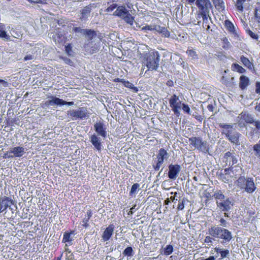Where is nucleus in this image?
Here are the masks:
<instances>
[{"label":"nucleus","mask_w":260,"mask_h":260,"mask_svg":"<svg viewBox=\"0 0 260 260\" xmlns=\"http://www.w3.org/2000/svg\"><path fill=\"white\" fill-rule=\"evenodd\" d=\"M208 234L212 237L220 240L221 244H225L232 239V232L219 225H212L208 229Z\"/></svg>","instance_id":"obj_1"},{"label":"nucleus","mask_w":260,"mask_h":260,"mask_svg":"<svg viewBox=\"0 0 260 260\" xmlns=\"http://www.w3.org/2000/svg\"><path fill=\"white\" fill-rule=\"evenodd\" d=\"M160 56L157 51H152L145 54L144 63L149 70L157 71L159 64Z\"/></svg>","instance_id":"obj_2"},{"label":"nucleus","mask_w":260,"mask_h":260,"mask_svg":"<svg viewBox=\"0 0 260 260\" xmlns=\"http://www.w3.org/2000/svg\"><path fill=\"white\" fill-rule=\"evenodd\" d=\"M189 142L194 148L204 153H209V144L201 137H193L189 138Z\"/></svg>","instance_id":"obj_3"},{"label":"nucleus","mask_w":260,"mask_h":260,"mask_svg":"<svg viewBox=\"0 0 260 260\" xmlns=\"http://www.w3.org/2000/svg\"><path fill=\"white\" fill-rule=\"evenodd\" d=\"M67 115L73 120L77 119H83L89 117L88 110L84 107H81L77 110H71L68 111Z\"/></svg>","instance_id":"obj_4"},{"label":"nucleus","mask_w":260,"mask_h":260,"mask_svg":"<svg viewBox=\"0 0 260 260\" xmlns=\"http://www.w3.org/2000/svg\"><path fill=\"white\" fill-rule=\"evenodd\" d=\"M238 157L234 151L226 152L222 158L225 167H233L238 163Z\"/></svg>","instance_id":"obj_5"},{"label":"nucleus","mask_w":260,"mask_h":260,"mask_svg":"<svg viewBox=\"0 0 260 260\" xmlns=\"http://www.w3.org/2000/svg\"><path fill=\"white\" fill-rule=\"evenodd\" d=\"M222 134H224L229 141L233 144L240 145L239 138L241 134L233 130H223Z\"/></svg>","instance_id":"obj_6"},{"label":"nucleus","mask_w":260,"mask_h":260,"mask_svg":"<svg viewBox=\"0 0 260 260\" xmlns=\"http://www.w3.org/2000/svg\"><path fill=\"white\" fill-rule=\"evenodd\" d=\"M170 106L174 114L177 116L180 115L179 110L181 107V102L179 100L178 96L173 94L169 100Z\"/></svg>","instance_id":"obj_7"},{"label":"nucleus","mask_w":260,"mask_h":260,"mask_svg":"<svg viewBox=\"0 0 260 260\" xmlns=\"http://www.w3.org/2000/svg\"><path fill=\"white\" fill-rule=\"evenodd\" d=\"M196 4L200 11V13L198 15L209 13V9L211 8V4L209 0H197Z\"/></svg>","instance_id":"obj_8"},{"label":"nucleus","mask_w":260,"mask_h":260,"mask_svg":"<svg viewBox=\"0 0 260 260\" xmlns=\"http://www.w3.org/2000/svg\"><path fill=\"white\" fill-rule=\"evenodd\" d=\"M216 204L219 209L224 212L230 211L233 206L232 200L229 198H225L221 201H217Z\"/></svg>","instance_id":"obj_9"},{"label":"nucleus","mask_w":260,"mask_h":260,"mask_svg":"<svg viewBox=\"0 0 260 260\" xmlns=\"http://www.w3.org/2000/svg\"><path fill=\"white\" fill-rule=\"evenodd\" d=\"M238 118H239L238 125L240 127L245 126L244 123L243 122V121L247 123H253L254 122V118L252 115L246 112H242Z\"/></svg>","instance_id":"obj_10"},{"label":"nucleus","mask_w":260,"mask_h":260,"mask_svg":"<svg viewBox=\"0 0 260 260\" xmlns=\"http://www.w3.org/2000/svg\"><path fill=\"white\" fill-rule=\"evenodd\" d=\"M169 178L173 180H174L178 177L179 172L181 171V167L178 165L171 164L169 166Z\"/></svg>","instance_id":"obj_11"},{"label":"nucleus","mask_w":260,"mask_h":260,"mask_svg":"<svg viewBox=\"0 0 260 260\" xmlns=\"http://www.w3.org/2000/svg\"><path fill=\"white\" fill-rule=\"evenodd\" d=\"M14 204L13 200L9 197L4 196L0 198V212H3L8 208L12 209L11 206Z\"/></svg>","instance_id":"obj_12"},{"label":"nucleus","mask_w":260,"mask_h":260,"mask_svg":"<svg viewBox=\"0 0 260 260\" xmlns=\"http://www.w3.org/2000/svg\"><path fill=\"white\" fill-rule=\"evenodd\" d=\"M91 10L92 6L91 5L84 7L80 11L79 19L82 21L88 20L91 15Z\"/></svg>","instance_id":"obj_13"},{"label":"nucleus","mask_w":260,"mask_h":260,"mask_svg":"<svg viewBox=\"0 0 260 260\" xmlns=\"http://www.w3.org/2000/svg\"><path fill=\"white\" fill-rule=\"evenodd\" d=\"M90 141L94 147L99 152H101L103 148L102 144V139L96 134L91 135L90 137Z\"/></svg>","instance_id":"obj_14"},{"label":"nucleus","mask_w":260,"mask_h":260,"mask_svg":"<svg viewBox=\"0 0 260 260\" xmlns=\"http://www.w3.org/2000/svg\"><path fill=\"white\" fill-rule=\"evenodd\" d=\"M94 128L98 136H100L104 138L106 137V127L105 126L103 122L101 121L96 122L94 124Z\"/></svg>","instance_id":"obj_15"},{"label":"nucleus","mask_w":260,"mask_h":260,"mask_svg":"<svg viewBox=\"0 0 260 260\" xmlns=\"http://www.w3.org/2000/svg\"><path fill=\"white\" fill-rule=\"evenodd\" d=\"M8 153H13V156L20 157L25 153V148L20 146L15 147L8 151Z\"/></svg>","instance_id":"obj_16"},{"label":"nucleus","mask_w":260,"mask_h":260,"mask_svg":"<svg viewBox=\"0 0 260 260\" xmlns=\"http://www.w3.org/2000/svg\"><path fill=\"white\" fill-rule=\"evenodd\" d=\"M114 226L113 224L109 225L104 231L102 235L104 241H108L114 232Z\"/></svg>","instance_id":"obj_17"},{"label":"nucleus","mask_w":260,"mask_h":260,"mask_svg":"<svg viewBox=\"0 0 260 260\" xmlns=\"http://www.w3.org/2000/svg\"><path fill=\"white\" fill-rule=\"evenodd\" d=\"M240 61L242 64L253 73L255 72L253 63L248 58L242 55L240 57Z\"/></svg>","instance_id":"obj_18"},{"label":"nucleus","mask_w":260,"mask_h":260,"mask_svg":"<svg viewBox=\"0 0 260 260\" xmlns=\"http://www.w3.org/2000/svg\"><path fill=\"white\" fill-rule=\"evenodd\" d=\"M203 18V26L206 29L208 30L210 28L209 22L211 21V18L209 14H205L202 15H198L197 19Z\"/></svg>","instance_id":"obj_19"},{"label":"nucleus","mask_w":260,"mask_h":260,"mask_svg":"<svg viewBox=\"0 0 260 260\" xmlns=\"http://www.w3.org/2000/svg\"><path fill=\"white\" fill-rule=\"evenodd\" d=\"M248 178L244 176L240 177L237 181V185L239 188L246 191V187L248 184Z\"/></svg>","instance_id":"obj_20"},{"label":"nucleus","mask_w":260,"mask_h":260,"mask_svg":"<svg viewBox=\"0 0 260 260\" xmlns=\"http://www.w3.org/2000/svg\"><path fill=\"white\" fill-rule=\"evenodd\" d=\"M51 99L46 102V104L49 106H61L62 105L63 100L55 96H51Z\"/></svg>","instance_id":"obj_21"},{"label":"nucleus","mask_w":260,"mask_h":260,"mask_svg":"<svg viewBox=\"0 0 260 260\" xmlns=\"http://www.w3.org/2000/svg\"><path fill=\"white\" fill-rule=\"evenodd\" d=\"M127 12L128 11L125 7L119 6L117 8L116 11L114 12V15L122 18Z\"/></svg>","instance_id":"obj_22"},{"label":"nucleus","mask_w":260,"mask_h":260,"mask_svg":"<svg viewBox=\"0 0 260 260\" xmlns=\"http://www.w3.org/2000/svg\"><path fill=\"white\" fill-rule=\"evenodd\" d=\"M256 189V186L253 182V179L251 178H248V184L246 187V192L249 193L253 192Z\"/></svg>","instance_id":"obj_23"},{"label":"nucleus","mask_w":260,"mask_h":260,"mask_svg":"<svg viewBox=\"0 0 260 260\" xmlns=\"http://www.w3.org/2000/svg\"><path fill=\"white\" fill-rule=\"evenodd\" d=\"M91 45L92 42H86L84 45V50L91 54L95 53L98 51V49L96 48V47L93 46L91 47Z\"/></svg>","instance_id":"obj_24"},{"label":"nucleus","mask_w":260,"mask_h":260,"mask_svg":"<svg viewBox=\"0 0 260 260\" xmlns=\"http://www.w3.org/2000/svg\"><path fill=\"white\" fill-rule=\"evenodd\" d=\"M0 38L4 40H10V36L7 33L5 25L3 23H0Z\"/></svg>","instance_id":"obj_25"},{"label":"nucleus","mask_w":260,"mask_h":260,"mask_svg":"<svg viewBox=\"0 0 260 260\" xmlns=\"http://www.w3.org/2000/svg\"><path fill=\"white\" fill-rule=\"evenodd\" d=\"M249 84V78L244 76L242 75L240 78L239 86L242 89H245Z\"/></svg>","instance_id":"obj_26"},{"label":"nucleus","mask_w":260,"mask_h":260,"mask_svg":"<svg viewBox=\"0 0 260 260\" xmlns=\"http://www.w3.org/2000/svg\"><path fill=\"white\" fill-rule=\"evenodd\" d=\"M154 29H155V31L158 32L160 34H161L165 37H170V32L168 30L167 28L165 27L155 25H154Z\"/></svg>","instance_id":"obj_27"},{"label":"nucleus","mask_w":260,"mask_h":260,"mask_svg":"<svg viewBox=\"0 0 260 260\" xmlns=\"http://www.w3.org/2000/svg\"><path fill=\"white\" fill-rule=\"evenodd\" d=\"M73 234L72 232L70 233L65 232L63 234V237L62 239V242L67 243L66 246L71 245L72 244L73 238L71 235Z\"/></svg>","instance_id":"obj_28"},{"label":"nucleus","mask_w":260,"mask_h":260,"mask_svg":"<svg viewBox=\"0 0 260 260\" xmlns=\"http://www.w3.org/2000/svg\"><path fill=\"white\" fill-rule=\"evenodd\" d=\"M97 36L96 31L91 29H87L85 35V37L87 40V42H90Z\"/></svg>","instance_id":"obj_29"},{"label":"nucleus","mask_w":260,"mask_h":260,"mask_svg":"<svg viewBox=\"0 0 260 260\" xmlns=\"http://www.w3.org/2000/svg\"><path fill=\"white\" fill-rule=\"evenodd\" d=\"M217 10L219 11H223L225 8L224 3L223 0H212Z\"/></svg>","instance_id":"obj_30"},{"label":"nucleus","mask_w":260,"mask_h":260,"mask_svg":"<svg viewBox=\"0 0 260 260\" xmlns=\"http://www.w3.org/2000/svg\"><path fill=\"white\" fill-rule=\"evenodd\" d=\"M87 29L81 27L74 26L72 30L77 36H85Z\"/></svg>","instance_id":"obj_31"},{"label":"nucleus","mask_w":260,"mask_h":260,"mask_svg":"<svg viewBox=\"0 0 260 260\" xmlns=\"http://www.w3.org/2000/svg\"><path fill=\"white\" fill-rule=\"evenodd\" d=\"M232 70L234 71H237L239 73H244L246 72L245 69L237 63H233L232 65Z\"/></svg>","instance_id":"obj_32"},{"label":"nucleus","mask_w":260,"mask_h":260,"mask_svg":"<svg viewBox=\"0 0 260 260\" xmlns=\"http://www.w3.org/2000/svg\"><path fill=\"white\" fill-rule=\"evenodd\" d=\"M124 21L128 24L132 25L134 23V17L132 16L128 12L122 18Z\"/></svg>","instance_id":"obj_33"},{"label":"nucleus","mask_w":260,"mask_h":260,"mask_svg":"<svg viewBox=\"0 0 260 260\" xmlns=\"http://www.w3.org/2000/svg\"><path fill=\"white\" fill-rule=\"evenodd\" d=\"M121 82L123 83L125 87L133 89V91L136 92L138 91V88L137 87H135L134 85L132 83L128 81H126L124 79H121Z\"/></svg>","instance_id":"obj_34"},{"label":"nucleus","mask_w":260,"mask_h":260,"mask_svg":"<svg viewBox=\"0 0 260 260\" xmlns=\"http://www.w3.org/2000/svg\"><path fill=\"white\" fill-rule=\"evenodd\" d=\"M157 156L163 158V159H167L169 157V155L166 150L163 148H161L159 149L158 154Z\"/></svg>","instance_id":"obj_35"},{"label":"nucleus","mask_w":260,"mask_h":260,"mask_svg":"<svg viewBox=\"0 0 260 260\" xmlns=\"http://www.w3.org/2000/svg\"><path fill=\"white\" fill-rule=\"evenodd\" d=\"M246 1V0H237L235 6L239 11L241 12L243 11V5Z\"/></svg>","instance_id":"obj_36"},{"label":"nucleus","mask_w":260,"mask_h":260,"mask_svg":"<svg viewBox=\"0 0 260 260\" xmlns=\"http://www.w3.org/2000/svg\"><path fill=\"white\" fill-rule=\"evenodd\" d=\"M186 53L191 59L194 60L198 59V55L194 50L188 49L186 51Z\"/></svg>","instance_id":"obj_37"},{"label":"nucleus","mask_w":260,"mask_h":260,"mask_svg":"<svg viewBox=\"0 0 260 260\" xmlns=\"http://www.w3.org/2000/svg\"><path fill=\"white\" fill-rule=\"evenodd\" d=\"M123 254L125 256H132L134 255L133 249L132 247L128 246L126 247L123 251Z\"/></svg>","instance_id":"obj_38"},{"label":"nucleus","mask_w":260,"mask_h":260,"mask_svg":"<svg viewBox=\"0 0 260 260\" xmlns=\"http://www.w3.org/2000/svg\"><path fill=\"white\" fill-rule=\"evenodd\" d=\"M213 196L214 198L218 200V201H221L223 199H224L226 197L222 193L221 190H218L216 191Z\"/></svg>","instance_id":"obj_39"},{"label":"nucleus","mask_w":260,"mask_h":260,"mask_svg":"<svg viewBox=\"0 0 260 260\" xmlns=\"http://www.w3.org/2000/svg\"><path fill=\"white\" fill-rule=\"evenodd\" d=\"M140 187V184L138 183H135L134 184L131 188L129 195L132 196L134 194H136L137 193V190L139 189Z\"/></svg>","instance_id":"obj_40"},{"label":"nucleus","mask_w":260,"mask_h":260,"mask_svg":"<svg viewBox=\"0 0 260 260\" xmlns=\"http://www.w3.org/2000/svg\"><path fill=\"white\" fill-rule=\"evenodd\" d=\"M225 25L230 31L234 32L235 31V27L229 20L225 21Z\"/></svg>","instance_id":"obj_41"},{"label":"nucleus","mask_w":260,"mask_h":260,"mask_svg":"<svg viewBox=\"0 0 260 260\" xmlns=\"http://www.w3.org/2000/svg\"><path fill=\"white\" fill-rule=\"evenodd\" d=\"M173 251V247L171 245H168L164 249V254L169 255L171 254Z\"/></svg>","instance_id":"obj_42"},{"label":"nucleus","mask_w":260,"mask_h":260,"mask_svg":"<svg viewBox=\"0 0 260 260\" xmlns=\"http://www.w3.org/2000/svg\"><path fill=\"white\" fill-rule=\"evenodd\" d=\"M255 155L260 158V143L254 145L253 147Z\"/></svg>","instance_id":"obj_43"},{"label":"nucleus","mask_w":260,"mask_h":260,"mask_svg":"<svg viewBox=\"0 0 260 260\" xmlns=\"http://www.w3.org/2000/svg\"><path fill=\"white\" fill-rule=\"evenodd\" d=\"M214 238L212 236H207L204 240V243L207 244L208 246H211L212 245L213 241Z\"/></svg>","instance_id":"obj_44"},{"label":"nucleus","mask_w":260,"mask_h":260,"mask_svg":"<svg viewBox=\"0 0 260 260\" xmlns=\"http://www.w3.org/2000/svg\"><path fill=\"white\" fill-rule=\"evenodd\" d=\"M254 17L260 23V7H256L254 9Z\"/></svg>","instance_id":"obj_45"},{"label":"nucleus","mask_w":260,"mask_h":260,"mask_svg":"<svg viewBox=\"0 0 260 260\" xmlns=\"http://www.w3.org/2000/svg\"><path fill=\"white\" fill-rule=\"evenodd\" d=\"M247 33L253 39L257 40L258 39V36L257 35L253 32L251 30H250L249 28H247L246 30Z\"/></svg>","instance_id":"obj_46"},{"label":"nucleus","mask_w":260,"mask_h":260,"mask_svg":"<svg viewBox=\"0 0 260 260\" xmlns=\"http://www.w3.org/2000/svg\"><path fill=\"white\" fill-rule=\"evenodd\" d=\"M65 51L68 55H72V47L71 44H68L67 46H65Z\"/></svg>","instance_id":"obj_47"},{"label":"nucleus","mask_w":260,"mask_h":260,"mask_svg":"<svg viewBox=\"0 0 260 260\" xmlns=\"http://www.w3.org/2000/svg\"><path fill=\"white\" fill-rule=\"evenodd\" d=\"M229 255L230 252L228 249H223V250L220 252V256L221 257V258L228 257Z\"/></svg>","instance_id":"obj_48"},{"label":"nucleus","mask_w":260,"mask_h":260,"mask_svg":"<svg viewBox=\"0 0 260 260\" xmlns=\"http://www.w3.org/2000/svg\"><path fill=\"white\" fill-rule=\"evenodd\" d=\"M60 58L66 63L70 66L73 64V62L68 57L66 56H61Z\"/></svg>","instance_id":"obj_49"},{"label":"nucleus","mask_w":260,"mask_h":260,"mask_svg":"<svg viewBox=\"0 0 260 260\" xmlns=\"http://www.w3.org/2000/svg\"><path fill=\"white\" fill-rule=\"evenodd\" d=\"M185 202H186V200L184 199H183L181 201H180V200L179 201V204H178V207H177L178 210H182L184 209V204H185Z\"/></svg>","instance_id":"obj_50"},{"label":"nucleus","mask_w":260,"mask_h":260,"mask_svg":"<svg viewBox=\"0 0 260 260\" xmlns=\"http://www.w3.org/2000/svg\"><path fill=\"white\" fill-rule=\"evenodd\" d=\"M223 48L224 49H228L231 46V44L227 38H224L223 40Z\"/></svg>","instance_id":"obj_51"},{"label":"nucleus","mask_w":260,"mask_h":260,"mask_svg":"<svg viewBox=\"0 0 260 260\" xmlns=\"http://www.w3.org/2000/svg\"><path fill=\"white\" fill-rule=\"evenodd\" d=\"M219 127L225 129L224 130H229L232 128V125L229 124L220 123L219 125Z\"/></svg>","instance_id":"obj_52"},{"label":"nucleus","mask_w":260,"mask_h":260,"mask_svg":"<svg viewBox=\"0 0 260 260\" xmlns=\"http://www.w3.org/2000/svg\"><path fill=\"white\" fill-rule=\"evenodd\" d=\"M182 109L184 112L190 114V109L188 105L182 104Z\"/></svg>","instance_id":"obj_53"},{"label":"nucleus","mask_w":260,"mask_h":260,"mask_svg":"<svg viewBox=\"0 0 260 260\" xmlns=\"http://www.w3.org/2000/svg\"><path fill=\"white\" fill-rule=\"evenodd\" d=\"M66 250L68 251L69 254V255H67L66 260H75L73 253H72L70 251H69L68 249H66Z\"/></svg>","instance_id":"obj_54"},{"label":"nucleus","mask_w":260,"mask_h":260,"mask_svg":"<svg viewBox=\"0 0 260 260\" xmlns=\"http://www.w3.org/2000/svg\"><path fill=\"white\" fill-rule=\"evenodd\" d=\"M219 222H220V225L221 226H222V228H226L227 227V225H228V222L225 220L223 218H221L220 220H219Z\"/></svg>","instance_id":"obj_55"},{"label":"nucleus","mask_w":260,"mask_h":260,"mask_svg":"<svg viewBox=\"0 0 260 260\" xmlns=\"http://www.w3.org/2000/svg\"><path fill=\"white\" fill-rule=\"evenodd\" d=\"M62 36V35L61 34L60 35L59 34H57L56 33L55 35H54V37H53L54 41L56 42H60V38Z\"/></svg>","instance_id":"obj_56"},{"label":"nucleus","mask_w":260,"mask_h":260,"mask_svg":"<svg viewBox=\"0 0 260 260\" xmlns=\"http://www.w3.org/2000/svg\"><path fill=\"white\" fill-rule=\"evenodd\" d=\"M154 26L146 25L142 28V30H155Z\"/></svg>","instance_id":"obj_57"},{"label":"nucleus","mask_w":260,"mask_h":260,"mask_svg":"<svg viewBox=\"0 0 260 260\" xmlns=\"http://www.w3.org/2000/svg\"><path fill=\"white\" fill-rule=\"evenodd\" d=\"M161 163H158L157 162H156V164L154 165V164H153V169L155 170V171H158L160 168V167L161 166Z\"/></svg>","instance_id":"obj_58"},{"label":"nucleus","mask_w":260,"mask_h":260,"mask_svg":"<svg viewBox=\"0 0 260 260\" xmlns=\"http://www.w3.org/2000/svg\"><path fill=\"white\" fill-rule=\"evenodd\" d=\"M73 105H74V103L73 102H67L63 100L62 105H67L68 106H70Z\"/></svg>","instance_id":"obj_59"},{"label":"nucleus","mask_w":260,"mask_h":260,"mask_svg":"<svg viewBox=\"0 0 260 260\" xmlns=\"http://www.w3.org/2000/svg\"><path fill=\"white\" fill-rule=\"evenodd\" d=\"M228 167L229 168H225L224 169V172H225V175L229 174L230 171H233V169L234 168L233 167Z\"/></svg>","instance_id":"obj_60"},{"label":"nucleus","mask_w":260,"mask_h":260,"mask_svg":"<svg viewBox=\"0 0 260 260\" xmlns=\"http://www.w3.org/2000/svg\"><path fill=\"white\" fill-rule=\"evenodd\" d=\"M255 91L257 93L260 94V82H257L256 83Z\"/></svg>","instance_id":"obj_61"},{"label":"nucleus","mask_w":260,"mask_h":260,"mask_svg":"<svg viewBox=\"0 0 260 260\" xmlns=\"http://www.w3.org/2000/svg\"><path fill=\"white\" fill-rule=\"evenodd\" d=\"M254 124V126L258 129H260V121L256 120L253 123Z\"/></svg>","instance_id":"obj_62"},{"label":"nucleus","mask_w":260,"mask_h":260,"mask_svg":"<svg viewBox=\"0 0 260 260\" xmlns=\"http://www.w3.org/2000/svg\"><path fill=\"white\" fill-rule=\"evenodd\" d=\"M89 219V217H85L83 219V222L84 223L83 225L85 226V227H87L88 225L87 222H88Z\"/></svg>","instance_id":"obj_63"},{"label":"nucleus","mask_w":260,"mask_h":260,"mask_svg":"<svg viewBox=\"0 0 260 260\" xmlns=\"http://www.w3.org/2000/svg\"><path fill=\"white\" fill-rule=\"evenodd\" d=\"M136 205H134L133 206L131 209H130V211L128 212V214L129 215H132L134 213V212H135V210H136Z\"/></svg>","instance_id":"obj_64"}]
</instances>
